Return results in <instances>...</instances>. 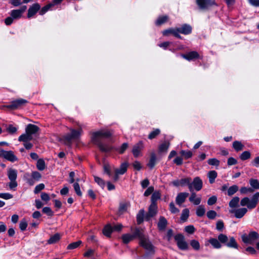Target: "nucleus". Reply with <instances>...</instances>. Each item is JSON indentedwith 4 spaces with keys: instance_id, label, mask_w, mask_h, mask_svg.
I'll return each instance as SVG.
<instances>
[{
    "instance_id": "nucleus-1",
    "label": "nucleus",
    "mask_w": 259,
    "mask_h": 259,
    "mask_svg": "<svg viewBox=\"0 0 259 259\" xmlns=\"http://www.w3.org/2000/svg\"><path fill=\"white\" fill-rule=\"evenodd\" d=\"M113 133L109 130H100L93 132L91 136L92 142L96 145L101 151L103 152H109L113 150L118 151L120 154H123L127 148L128 145L127 143H124L120 147L115 148L111 145L104 143L102 141L103 138H108L111 137Z\"/></svg>"
},
{
    "instance_id": "nucleus-2",
    "label": "nucleus",
    "mask_w": 259,
    "mask_h": 259,
    "mask_svg": "<svg viewBox=\"0 0 259 259\" xmlns=\"http://www.w3.org/2000/svg\"><path fill=\"white\" fill-rule=\"evenodd\" d=\"M259 202V192L255 193L251 198L247 197H244L240 201L242 206H246L247 208L242 207L230 210V212L234 214L237 219L243 218L247 212V209H252L256 207Z\"/></svg>"
},
{
    "instance_id": "nucleus-3",
    "label": "nucleus",
    "mask_w": 259,
    "mask_h": 259,
    "mask_svg": "<svg viewBox=\"0 0 259 259\" xmlns=\"http://www.w3.org/2000/svg\"><path fill=\"white\" fill-rule=\"evenodd\" d=\"M218 239L222 244H224L228 247L235 249L238 248V244L233 237H230L229 238L226 235L220 234L218 236Z\"/></svg>"
},
{
    "instance_id": "nucleus-4",
    "label": "nucleus",
    "mask_w": 259,
    "mask_h": 259,
    "mask_svg": "<svg viewBox=\"0 0 259 259\" xmlns=\"http://www.w3.org/2000/svg\"><path fill=\"white\" fill-rule=\"evenodd\" d=\"M140 244L146 250V252L144 255V257H149L154 254L155 247L147 237L141 241H140Z\"/></svg>"
},
{
    "instance_id": "nucleus-5",
    "label": "nucleus",
    "mask_w": 259,
    "mask_h": 259,
    "mask_svg": "<svg viewBox=\"0 0 259 259\" xmlns=\"http://www.w3.org/2000/svg\"><path fill=\"white\" fill-rule=\"evenodd\" d=\"M70 131L71 133L70 134H66L63 138L64 142L66 145H71L72 141L78 139L82 132L81 128H79L78 130L71 129Z\"/></svg>"
},
{
    "instance_id": "nucleus-6",
    "label": "nucleus",
    "mask_w": 259,
    "mask_h": 259,
    "mask_svg": "<svg viewBox=\"0 0 259 259\" xmlns=\"http://www.w3.org/2000/svg\"><path fill=\"white\" fill-rule=\"evenodd\" d=\"M17 170L13 168H9L7 171L8 177L10 181L8 184L9 188L11 190H14L18 186V183L16 181L17 178Z\"/></svg>"
},
{
    "instance_id": "nucleus-7",
    "label": "nucleus",
    "mask_w": 259,
    "mask_h": 259,
    "mask_svg": "<svg viewBox=\"0 0 259 259\" xmlns=\"http://www.w3.org/2000/svg\"><path fill=\"white\" fill-rule=\"evenodd\" d=\"M241 239L245 244H253L256 240L259 239V234L254 231H250L248 235H242Z\"/></svg>"
},
{
    "instance_id": "nucleus-8",
    "label": "nucleus",
    "mask_w": 259,
    "mask_h": 259,
    "mask_svg": "<svg viewBox=\"0 0 259 259\" xmlns=\"http://www.w3.org/2000/svg\"><path fill=\"white\" fill-rule=\"evenodd\" d=\"M196 3L201 10H207L213 6L217 5L214 0H196Z\"/></svg>"
},
{
    "instance_id": "nucleus-9",
    "label": "nucleus",
    "mask_w": 259,
    "mask_h": 259,
    "mask_svg": "<svg viewBox=\"0 0 259 259\" xmlns=\"http://www.w3.org/2000/svg\"><path fill=\"white\" fill-rule=\"evenodd\" d=\"M27 103V101L23 99H19L11 102L10 104L4 105L1 108L2 109L7 108L11 110H15Z\"/></svg>"
},
{
    "instance_id": "nucleus-10",
    "label": "nucleus",
    "mask_w": 259,
    "mask_h": 259,
    "mask_svg": "<svg viewBox=\"0 0 259 259\" xmlns=\"http://www.w3.org/2000/svg\"><path fill=\"white\" fill-rule=\"evenodd\" d=\"M158 212V207L157 204H151L148 207V212L145 214V220L149 221L151 219L155 217Z\"/></svg>"
},
{
    "instance_id": "nucleus-11",
    "label": "nucleus",
    "mask_w": 259,
    "mask_h": 259,
    "mask_svg": "<svg viewBox=\"0 0 259 259\" xmlns=\"http://www.w3.org/2000/svg\"><path fill=\"white\" fill-rule=\"evenodd\" d=\"M175 239L177 242V244L179 248L182 250H186L188 249V245L185 241L184 236L181 234H179L175 236Z\"/></svg>"
},
{
    "instance_id": "nucleus-12",
    "label": "nucleus",
    "mask_w": 259,
    "mask_h": 259,
    "mask_svg": "<svg viewBox=\"0 0 259 259\" xmlns=\"http://www.w3.org/2000/svg\"><path fill=\"white\" fill-rule=\"evenodd\" d=\"M27 9L26 6H22L19 9L13 10L10 12V16H11L14 19H19L22 16V14Z\"/></svg>"
},
{
    "instance_id": "nucleus-13",
    "label": "nucleus",
    "mask_w": 259,
    "mask_h": 259,
    "mask_svg": "<svg viewBox=\"0 0 259 259\" xmlns=\"http://www.w3.org/2000/svg\"><path fill=\"white\" fill-rule=\"evenodd\" d=\"M190 185L192 187V191H194V190H195L197 191H199L202 188L203 182L199 177H196L193 179L192 182V181H191Z\"/></svg>"
},
{
    "instance_id": "nucleus-14",
    "label": "nucleus",
    "mask_w": 259,
    "mask_h": 259,
    "mask_svg": "<svg viewBox=\"0 0 259 259\" xmlns=\"http://www.w3.org/2000/svg\"><path fill=\"white\" fill-rule=\"evenodd\" d=\"M40 9V6L38 3L33 4L28 10L27 17L28 18L33 17Z\"/></svg>"
},
{
    "instance_id": "nucleus-15",
    "label": "nucleus",
    "mask_w": 259,
    "mask_h": 259,
    "mask_svg": "<svg viewBox=\"0 0 259 259\" xmlns=\"http://www.w3.org/2000/svg\"><path fill=\"white\" fill-rule=\"evenodd\" d=\"M162 34L164 36H168L169 34H172L176 37L180 39H182V36L178 33V29L170 28L165 29L162 31Z\"/></svg>"
},
{
    "instance_id": "nucleus-16",
    "label": "nucleus",
    "mask_w": 259,
    "mask_h": 259,
    "mask_svg": "<svg viewBox=\"0 0 259 259\" xmlns=\"http://www.w3.org/2000/svg\"><path fill=\"white\" fill-rule=\"evenodd\" d=\"M39 131V128L36 125L28 124L25 128V132L33 136L35 135Z\"/></svg>"
},
{
    "instance_id": "nucleus-17",
    "label": "nucleus",
    "mask_w": 259,
    "mask_h": 259,
    "mask_svg": "<svg viewBox=\"0 0 259 259\" xmlns=\"http://www.w3.org/2000/svg\"><path fill=\"white\" fill-rule=\"evenodd\" d=\"M3 158L12 162H14L18 160V158L12 151L5 150Z\"/></svg>"
},
{
    "instance_id": "nucleus-18",
    "label": "nucleus",
    "mask_w": 259,
    "mask_h": 259,
    "mask_svg": "<svg viewBox=\"0 0 259 259\" xmlns=\"http://www.w3.org/2000/svg\"><path fill=\"white\" fill-rule=\"evenodd\" d=\"M182 57L188 61H191L199 58V54L196 51H191L186 54H182Z\"/></svg>"
},
{
    "instance_id": "nucleus-19",
    "label": "nucleus",
    "mask_w": 259,
    "mask_h": 259,
    "mask_svg": "<svg viewBox=\"0 0 259 259\" xmlns=\"http://www.w3.org/2000/svg\"><path fill=\"white\" fill-rule=\"evenodd\" d=\"M178 33L185 35H188L192 32V27L187 24H184L181 27L178 28Z\"/></svg>"
},
{
    "instance_id": "nucleus-20",
    "label": "nucleus",
    "mask_w": 259,
    "mask_h": 259,
    "mask_svg": "<svg viewBox=\"0 0 259 259\" xmlns=\"http://www.w3.org/2000/svg\"><path fill=\"white\" fill-rule=\"evenodd\" d=\"M168 224L167 221L163 216H160L157 223V228L159 231H163L165 230Z\"/></svg>"
},
{
    "instance_id": "nucleus-21",
    "label": "nucleus",
    "mask_w": 259,
    "mask_h": 259,
    "mask_svg": "<svg viewBox=\"0 0 259 259\" xmlns=\"http://www.w3.org/2000/svg\"><path fill=\"white\" fill-rule=\"evenodd\" d=\"M143 148V144L142 141H140L134 146L132 152L135 157H137L140 155L141 150Z\"/></svg>"
},
{
    "instance_id": "nucleus-22",
    "label": "nucleus",
    "mask_w": 259,
    "mask_h": 259,
    "mask_svg": "<svg viewBox=\"0 0 259 259\" xmlns=\"http://www.w3.org/2000/svg\"><path fill=\"white\" fill-rule=\"evenodd\" d=\"M189 194L187 192L179 193L176 198V202L179 205H181L185 201L186 198L189 196Z\"/></svg>"
},
{
    "instance_id": "nucleus-23",
    "label": "nucleus",
    "mask_w": 259,
    "mask_h": 259,
    "mask_svg": "<svg viewBox=\"0 0 259 259\" xmlns=\"http://www.w3.org/2000/svg\"><path fill=\"white\" fill-rule=\"evenodd\" d=\"M191 192V195L189 198L190 202L193 203L194 205H198L201 203V198L200 196L197 197V194L194 191H190Z\"/></svg>"
},
{
    "instance_id": "nucleus-24",
    "label": "nucleus",
    "mask_w": 259,
    "mask_h": 259,
    "mask_svg": "<svg viewBox=\"0 0 259 259\" xmlns=\"http://www.w3.org/2000/svg\"><path fill=\"white\" fill-rule=\"evenodd\" d=\"M132 234L134 239L138 238L140 239V241H141L146 237L144 234L143 230L139 228H136Z\"/></svg>"
},
{
    "instance_id": "nucleus-25",
    "label": "nucleus",
    "mask_w": 259,
    "mask_h": 259,
    "mask_svg": "<svg viewBox=\"0 0 259 259\" xmlns=\"http://www.w3.org/2000/svg\"><path fill=\"white\" fill-rule=\"evenodd\" d=\"M128 166V163L127 162H123L121 164L119 168L115 169V172H116L117 174L123 175L127 171Z\"/></svg>"
},
{
    "instance_id": "nucleus-26",
    "label": "nucleus",
    "mask_w": 259,
    "mask_h": 259,
    "mask_svg": "<svg viewBox=\"0 0 259 259\" xmlns=\"http://www.w3.org/2000/svg\"><path fill=\"white\" fill-rule=\"evenodd\" d=\"M208 242L213 246L214 248L215 249H220L222 247L221 242L219 241V240L214 238H211L208 240Z\"/></svg>"
},
{
    "instance_id": "nucleus-27",
    "label": "nucleus",
    "mask_w": 259,
    "mask_h": 259,
    "mask_svg": "<svg viewBox=\"0 0 259 259\" xmlns=\"http://www.w3.org/2000/svg\"><path fill=\"white\" fill-rule=\"evenodd\" d=\"M33 140V136L25 132V134L21 135L18 138V141L23 142H28Z\"/></svg>"
},
{
    "instance_id": "nucleus-28",
    "label": "nucleus",
    "mask_w": 259,
    "mask_h": 259,
    "mask_svg": "<svg viewBox=\"0 0 259 259\" xmlns=\"http://www.w3.org/2000/svg\"><path fill=\"white\" fill-rule=\"evenodd\" d=\"M145 210L143 209H140L137 214V222L138 225L141 224L145 220Z\"/></svg>"
},
{
    "instance_id": "nucleus-29",
    "label": "nucleus",
    "mask_w": 259,
    "mask_h": 259,
    "mask_svg": "<svg viewBox=\"0 0 259 259\" xmlns=\"http://www.w3.org/2000/svg\"><path fill=\"white\" fill-rule=\"evenodd\" d=\"M192 179L190 177L182 179L180 180L181 186H188L190 191H192V187L191 186V181Z\"/></svg>"
},
{
    "instance_id": "nucleus-30",
    "label": "nucleus",
    "mask_w": 259,
    "mask_h": 259,
    "mask_svg": "<svg viewBox=\"0 0 259 259\" xmlns=\"http://www.w3.org/2000/svg\"><path fill=\"white\" fill-rule=\"evenodd\" d=\"M169 17L166 15L160 16L158 17L157 19L155 21V25L156 26H160L166 23Z\"/></svg>"
},
{
    "instance_id": "nucleus-31",
    "label": "nucleus",
    "mask_w": 259,
    "mask_h": 259,
    "mask_svg": "<svg viewBox=\"0 0 259 259\" xmlns=\"http://www.w3.org/2000/svg\"><path fill=\"white\" fill-rule=\"evenodd\" d=\"M113 232L112 226L110 224L106 225L103 229V234L107 237H110Z\"/></svg>"
},
{
    "instance_id": "nucleus-32",
    "label": "nucleus",
    "mask_w": 259,
    "mask_h": 259,
    "mask_svg": "<svg viewBox=\"0 0 259 259\" xmlns=\"http://www.w3.org/2000/svg\"><path fill=\"white\" fill-rule=\"evenodd\" d=\"M161 194L159 191H155L152 194L151 198V204H157L156 201L160 198Z\"/></svg>"
},
{
    "instance_id": "nucleus-33",
    "label": "nucleus",
    "mask_w": 259,
    "mask_h": 259,
    "mask_svg": "<svg viewBox=\"0 0 259 259\" xmlns=\"http://www.w3.org/2000/svg\"><path fill=\"white\" fill-rule=\"evenodd\" d=\"M156 161V156L154 153H152L150 155V158L149 161L147 166L151 169H152L155 164Z\"/></svg>"
},
{
    "instance_id": "nucleus-34",
    "label": "nucleus",
    "mask_w": 259,
    "mask_h": 259,
    "mask_svg": "<svg viewBox=\"0 0 259 259\" xmlns=\"http://www.w3.org/2000/svg\"><path fill=\"white\" fill-rule=\"evenodd\" d=\"M169 146V143L167 141H165L160 144L158 147L159 152L160 153H165L167 152Z\"/></svg>"
},
{
    "instance_id": "nucleus-35",
    "label": "nucleus",
    "mask_w": 259,
    "mask_h": 259,
    "mask_svg": "<svg viewBox=\"0 0 259 259\" xmlns=\"http://www.w3.org/2000/svg\"><path fill=\"white\" fill-rule=\"evenodd\" d=\"M60 238V235L59 233H56L55 235L51 236L50 239L48 240V243L49 244L56 243L59 241Z\"/></svg>"
},
{
    "instance_id": "nucleus-36",
    "label": "nucleus",
    "mask_w": 259,
    "mask_h": 259,
    "mask_svg": "<svg viewBox=\"0 0 259 259\" xmlns=\"http://www.w3.org/2000/svg\"><path fill=\"white\" fill-rule=\"evenodd\" d=\"M240 198L238 196L233 197L229 202V205L231 208H236L238 206Z\"/></svg>"
},
{
    "instance_id": "nucleus-37",
    "label": "nucleus",
    "mask_w": 259,
    "mask_h": 259,
    "mask_svg": "<svg viewBox=\"0 0 259 259\" xmlns=\"http://www.w3.org/2000/svg\"><path fill=\"white\" fill-rule=\"evenodd\" d=\"M239 190V187L237 185H234L231 187H230L228 189L227 191V195L228 196H231L236 193Z\"/></svg>"
},
{
    "instance_id": "nucleus-38",
    "label": "nucleus",
    "mask_w": 259,
    "mask_h": 259,
    "mask_svg": "<svg viewBox=\"0 0 259 259\" xmlns=\"http://www.w3.org/2000/svg\"><path fill=\"white\" fill-rule=\"evenodd\" d=\"M233 147L236 151L238 152L243 150L244 145L241 142L235 141L233 143Z\"/></svg>"
},
{
    "instance_id": "nucleus-39",
    "label": "nucleus",
    "mask_w": 259,
    "mask_h": 259,
    "mask_svg": "<svg viewBox=\"0 0 259 259\" xmlns=\"http://www.w3.org/2000/svg\"><path fill=\"white\" fill-rule=\"evenodd\" d=\"M205 212V209L203 205H199L196 209V213L199 217H203Z\"/></svg>"
},
{
    "instance_id": "nucleus-40",
    "label": "nucleus",
    "mask_w": 259,
    "mask_h": 259,
    "mask_svg": "<svg viewBox=\"0 0 259 259\" xmlns=\"http://www.w3.org/2000/svg\"><path fill=\"white\" fill-rule=\"evenodd\" d=\"M122 239L123 242L125 244H127L131 241L134 239L133 234H125L122 236Z\"/></svg>"
},
{
    "instance_id": "nucleus-41",
    "label": "nucleus",
    "mask_w": 259,
    "mask_h": 259,
    "mask_svg": "<svg viewBox=\"0 0 259 259\" xmlns=\"http://www.w3.org/2000/svg\"><path fill=\"white\" fill-rule=\"evenodd\" d=\"M208 177L210 184H213L217 177V172L215 170H211L208 172Z\"/></svg>"
},
{
    "instance_id": "nucleus-42",
    "label": "nucleus",
    "mask_w": 259,
    "mask_h": 259,
    "mask_svg": "<svg viewBox=\"0 0 259 259\" xmlns=\"http://www.w3.org/2000/svg\"><path fill=\"white\" fill-rule=\"evenodd\" d=\"M36 167L39 170H43L46 168L45 162L42 159H38L36 163Z\"/></svg>"
},
{
    "instance_id": "nucleus-43",
    "label": "nucleus",
    "mask_w": 259,
    "mask_h": 259,
    "mask_svg": "<svg viewBox=\"0 0 259 259\" xmlns=\"http://www.w3.org/2000/svg\"><path fill=\"white\" fill-rule=\"evenodd\" d=\"M251 157V153L248 151L243 152L239 156V158L241 160L244 161L249 159Z\"/></svg>"
},
{
    "instance_id": "nucleus-44",
    "label": "nucleus",
    "mask_w": 259,
    "mask_h": 259,
    "mask_svg": "<svg viewBox=\"0 0 259 259\" xmlns=\"http://www.w3.org/2000/svg\"><path fill=\"white\" fill-rule=\"evenodd\" d=\"M189 216V210L188 208L184 209L182 211L181 215V220L183 222H185L188 219Z\"/></svg>"
},
{
    "instance_id": "nucleus-45",
    "label": "nucleus",
    "mask_w": 259,
    "mask_h": 259,
    "mask_svg": "<svg viewBox=\"0 0 259 259\" xmlns=\"http://www.w3.org/2000/svg\"><path fill=\"white\" fill-rule=\"evenodd\" d=\"M24 178L25 179L26 183L30 186L33 185L36 182L34 179H32V177L31 176H30L29 174H25L24 175Z\"/></svg>"
},
{
    "instance_id": "nucleus-46",
    "label": "nucleus",
    "mask_w": 259,
    "mask_h": 259,
    "mask_svg": "<svg viewBox=\"0 0 259 259\" xmlns=\"http://www.w3.org/2000/svg\"><path fill=\"white\" fill-rule=\"evenodd\" d=\"M249 184L254 189H259V182L257 180L251 179L249 180Z\"/></svg>"
},
{
    "instance_id": "nucleus-47",
    "label": "nucleus",
    "mask_w": 259,
    "mask_h": 259,
    "mask_svg": "<svg viewBox=\"0 0 259 259\" xmlns=\"http://www.w3.org/2000/svg\"><path fill=\"white\" fill-rule=\"evenodd\" d=\"M160 133V131L158 128L154 129L148 135V139L152 140L155 138Z\"/></svg>"
},
{
    "instance_id": "nucleus-48",
    "label": "nucleus",
    "mask_w": 259,
    "mask_h": 259,
    "mask_svg": "<svg viewBox=\"0 0 259 259\" xmlns=\"http://www.w3.org/2000/svg\"><path fill=\"white\" fill-rule=\"evenodd\" d=\"M54 6V4H49L42 7L39 11V13L40 15L45 14L49 10Z\"/></svg>"
},
{
    "instance_id": "nucleus-49",
    "label": "nucleus",
    "mask_w": 259,
    "mask_h": 259,
    "mask_svg": "<svg viewBox=\"0 0 259 259\" xmlns=\"http://www.w3.org/2000/svg\"><path fill=\"white\" fill-rule=\"evenodd\" d=\"M180 154L186 159H188L191 158L193 155L192 152L189 150H182L180 152Z\"/></svg>"
},
{
    "instance_id": "nucleus-50",
    "label": "nucleus",
    "mask_w": 259,
    "mask_h": 259,
    "mask_svg": "<svg viewBox=\"0 0 259 259\" xmlns=\"http://www.w3.org/2000/svg\"><path fill=\"white\" fill-rule=\"evenodd\" d=\"M82 243L81 241L79 240L76 242H72L69 244L67 248V249H74L77 248Z\"/></svg>"
},
{
    "instance_id": "nucleus-51",
    "label": "nucleus",
    "mask_w": 259,
    "mask_h": 259,
    "mask_svg": "<svg viewBox=\"0 0 259 259\" xmlns=\"http://www.w3.org/2000/svg\"><path fill=\"white\" fill-rule=\"evenodd\" d=\"M31 176L36 182L39 181L41 178V175L37 171H32Z\"/></svg>"
},
{
    "instance_id": "nucleus-52",
    "label": "nucleus",
    "mask_w": 259,
    "mask_h": 259,
    "mask_svg": "<svg viewBox=\"0 0 259 259\" xmlns=\"http://www.w3.org/2000/svg\"><path fill=\"white\" fill-rule=\"evenodd\" d=\"M207 163L210 165L218 166L220 165V162L217 158H210L208 160Z\"/></svg>"
},
{
    "instance_id": "nucleus-53",
    "label": "nucleus",
    "mask_w": 259,
    "mask_h": 259,
    "mask_svg": "<svg viewBox=\"0 0 259 259\" xmlns=\"http://www.w3.org/2000/svg\"><path fill=\"white\" fill-rule=\"evenodd\" d=\"M27 227V223L25 219L22 220L19 223V228L22 231L26 230Z\"/></svg>"
},
{
    "instance_id": "nucleus-54",
    "label": "nucleus",
    "mask_w": 259,
    "mask_h": 259,
    "mask_svg": "<svg viewBox=\"0 0 259 259\" xmlns=\"http://www.w3.org/2000/svg\"><path fill=\"white\" fill-rule=\"evenodd\" d=\"M190 245L195 250H198L200 248V244L199 242L196 240H192L190 242Z\"/></svg>"
},
{
    "instance_id": "nucleus-55",
    "label": "nucleus",
    "mask_w": 259,
    "mask_h": 259,
    "mask_svg": "<svg viewBox=\"0 0 259 259\" xmlns=\"http://www.w3.org/2000/svg\"><path fill=\"white\" fill-rule=\"evenodd\" d=\"M185 231L190 234H192L195 231V228L193 225H189L185 228Z\"/></svg>"
},
{
    "instance_id": "nucleus-56",
    "label": "nucleus",
    "mask_w": 259,
    "mask_h": 259,
    "mask_svg": "<svg viewBox=\"0 0 259 259\" xmlns=\"http://www.w3.org/2000/svg\"><path fill=\"white\" fill-rule=\"evenodd\" d=\"M217 215V212L214 210H209L207 212L206 215L209 219H214Z\"/></svg>"
},
{
    "instance_id": "nucleus-57",
    "label": "nucleus",
    "mask_w": 259,
    "mask_h": 259,
    "mask_svg": "<svg viewBox=\"0 0 259 259\" xmlns=\"http://www.w3.org/2000/svg\"><path fill=\"white\" fill-rule=\"evenodd\" d=\"M73 187L76 194L78 196H81L82 195V193L80 191L79 184L77 182L74 183L73 184Z\"/></svg>"
},
{
    "instance_id": "nucleus-58",
    "label": "nucleus",
    "mask_w": 259,
    "mask_h": 259,
    "mask_svg": "<svg viewBox=\"0 0 259 259\" xmlns=\"http://www.w3.org/2000/svg\"><path fill=\"white\" fill-rule=\"evenodd\" d=\"M224 228V222L222 220H219L217 222L216 229L219 231H222Z\"/></svg>"
},
{
    "instance_id": "nucleus-59",
    "label": "nucleus",
    "mask_w": 259,
    "mask_h": 259,
    "mask_svg": "<svg viewBox=\"0 0 259 259\" xmlns=\"http://www.w3.org/2000/svg\"><path fill=\"white\" fill-rule=\"evenodd\" d=\"M13 197V195L9 193H0V198L3 199L8 200L12 198Z\"/></svg>"
},
{
    "instance_id": "nucleus-60",
    "label": "nucleus",
    "mask_w": 259,
    "mask_h": 259,
    "mask_svg": "<svg viewBox=\"0 0 259 259\" xmlns=\"http://www.w3.org/2000/svg\"><path fill=\"white\" fill-rule=\"evenodd\" d=\"M45 188V185L42 183L39 184V185H37L34 190V193L35 194L38 193L40 191H41L42 190H43Z\"/></svg>"
},
{
    "instance_id": "nucleus-61",
    "label": "nucleus",
    "mask_w": 259,
    "mask_h": 259,
    "mask_svg": "<svg viewBox=\"0 0 259 259\" xmlns=\"http://www.w3.org/2000/svg\"><path fill=\"white\" fill-rule=\"evenodd\" d=\"M42 212L47 214L48 216H52L53 212L49 207H45L42 208Z\"/></svg>"
},
{
    "instance_id": "nucleus-62",
    "label": "nucleus",
    "mask_w": 259,
    "mask_h": 259,
    "mask_svg": "<svg viewBox=\"0 0 259 259\" xmlns=\"http://www.w3.org/2000/svg\"><path fill=\"white\" fill-rule=\"evenodd\" d=\"M9 3L14 7H18L23 3L22 0H10Z\"/></svg>"
},
{
    "instance_id": "nucleus-63",
    "label": "nucleus",
    "mask_w": 259,
    "mask_h": 259,
    "mask_svg": "<svg viewBox=\"0 0 259 259\" xmlns=\"http://www.w3.org/2000/svg\"><path fill=\"white\" fill-rule=\"evenodd\" d=\"M94 180H95V181L101 187H104L105 183L102 179H101L100 178H99L98 177L95 176Z\"/></svg>"
},
{
    "instance_id": "nucleus-64",
    "label": "nucleus",
    "mask_w": 259,
    "mask_h": 259,
    "mask_svg": "<svg viewBox=\"0 0 259 259\" xmlns=\"http://www.w3.org/2000/svg\"><path fill=\"white\" fill-rule=\"evenodd\" d=\"M217 201V197L215 196L210 197L207 200L208 205H212L214 204Z\"/></svg>"
}]
</instances>
